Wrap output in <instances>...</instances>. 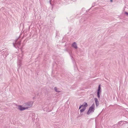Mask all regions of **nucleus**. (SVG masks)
<instances>
[{"mask_svg": "<svg viewBox=\"0 0 128 128\" xmlns=\"http://www.w3.org/2000/svg\"><path fill=\"white\" fill-rule=\"evenodd\" d=\"M26 105L27 106H26L22 107L20 106H18V109L21 110H22L26 109L31 106V105L30 106L28 104H26Z\"/></svg>", "mask_w": 128, "mask_h": 128, "instance_id": "1", "label": "nucleus"}, {"mask_svg": "<svg viewBox=\"0 0 128 128\" xmlns=\"http://www.w3.org/2000/svg\"><path fill=\"white\" fill-rule=\"evenodd\" d=\"M94 104H93L90 107L88 110L87 112V114H89L92 112H94Z\"/></svg>", "mask_w": 128, "mask_h": 128, "instance_id": "2", "label": "nucleus"}, {"mask_svg": "<svg viewBox=\"0 0 128 128\" xmlns=\"http://www.w3.org/2000/svg\"><path fill=\"white\" fill-rule=\"evenodd\" d=\"M100 86V85L98 86L97 93V96L98 98H100V93L101 92V91L100 90L101 88Z\"/></svg>", "mask_w": 128, "mask_h": 128, "instance_id": "3", "label": "nucleus"}, {"mask_svg": "<svg viewBox=\"0 0 128 128\" xmlns=\"http://www.w3.org/2000/svg\"><path fill=\"white\" fill-rule=\"evenodd\" d=\"M88 106V104L86 102H84L83 104L80 106L79 107V109H80L81 108H85V109H86V107Z\"/></svg>", "mask_w": 128, "mask_h": 128, "instance_id": "4", "label": "nucleus"}, {"mask_svg": "<svg viewBox=\"0 0 128 128\" xmlns=\"http://www.w3.org/2000/svg\"><path fill=\"white\" fill-rule=\"evenodd\" d=\"M94 100L95 102L96 105L97 106L98 104V99L96 98H94Z\"/></svg>", "mask_w": 128, "mask_h": 128, "instance_id": "5", "label": "nucleus"}, {"mask_svg": "<svg viewBox=\"0 0 128 128\" xmlns=\"http://www.w3.org/2000/svg\"><path fill=\"white\" fill-rule=\"evenodd\" d=\"M72 46L74 48H77L76 44L75 42H74L73 43Z\"/></svg>", "mask_w": 128, "mask_h": 128, "instance_id": "6", "label": "nucleus"}, {"mask_svg": "<svg viewBox=\"0 0 128 128\" xmlns=\"http://www.w3.org/2000/svg\"><path fill=\"white\" fill-rule=\"evenodd\" d=\"M85 109V108H82L80 110V111L81 112H83Z\"/></svg>", "mask_w": 128, "mask_h": 128, "instance_id": "7", "label": "nucleus"}, {"mask_svg": "<svg viewBox=\"0 0 128 128\" xmlns=\"http://www.w3.org/2000/svg\"><path fill=\"white\" fill-rule=\"evenodd\" d=\"M54 89L56 92H60V91H58V89H57V88L56 87H55L54 88Z\"/></svg>", "mask_w": 128, "mask_h": 128, "instance_id": "8", "label": "nucleus"}, {"mask_svg": "<svg viewBox=\"0 0 128 128\" xmlns=\"http://www.w3.org/2000/svg\"><path fill=\"white\" fill-rule=\"evenodd\" d=\"M124 14L128 17V12H124Z\"/></svg>", "mask_w": 128, "mask_h": 128, "instance_id": "9", "label": "nucleus"}, {"mask_svg": "<svg viewBox=\"0 0 128 128\" xmlns=\"http://www.w3.org/2000/svg\"><path fill=\"white\" fill-rule=\"evenodd\" d=\"M89 10H90V9H89V10H86V12H88L89 11Z\"/></svg>", "mask_w": 128, "mask_h": 128, "instance_id": "10", "label": "nucleus"}, {"mask_svg": "<svg viewBox=\"0 0 128 128\" xmlns=\"http://www.w3.org/2000/svg\"><path fill=\"white\" fill-rule=\"evenodd\" d=\"M4 8H1V9H4Z\"/></svg>", "mask_w": 128, "mask_h": 128, "instance_id": "11", "label": "nucleus"}, {"mask_svg": "<svg viewBox=\"0 0 128 128\" xmlns=\"http://www.w3.org/2000/svg\"><path fill=\"white\" fill-rule=\"evenodd\" d=\"M110 1L111 2H112V0H110Z\"/></svg>", "mask_w": 128, "mask_h": 128, "instance_id": "12", "label": "nucleus"}, {"mask_svg": "<svg viewBox=\"0 0 128 128\" xmlns=\"http://www.w3.org/2000/svg\"><path fill=\"white\" fill-rule=\"evenodd\" d=\"M84 9V8H82V10H83Z\"/></svg>", "mask_w": 128, "mask_h": 128, "instance_id": "13", "label": "nucleus"}, {"mask_svg": "<svg viewBox=\"0 0 128 128\" xmlns=\"http://www.w3.org/2000/svg\"><path fill=\"white\" fill-rule=\"evenodd\" d=\"M29 26V28H30V26Z\"/></svg>", "mask_w": 128, "mask_h": 128, "instance_id": "14", "label": "nucleus"}]
</instances>
